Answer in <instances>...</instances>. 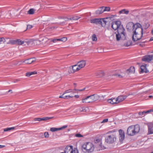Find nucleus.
I'll return each mask as SVG.
<instances>
[{
  "mask_svg": "<svg viewBox=\"0 0 153 153\" xmlns=\"http://www.w3.org/2000/svg\"><path fill=\"white\" fill-rule=\"evenodd\" d=\"M116 131L115 129L109 131L106 133L107 135L105 137V141L108 144L113 143L116 140V134L114 132Z\"/></svg>",
  "mask_w": 153,
  "mask_h": 153,
  "instance_id": "obj_1",
  "label": "nucleus"
},
{
  "mask_svg": "<svg viewBox=\"0 0 153 153\" xmlns=\"http://www.w3.org/2000/svg\"><path fill=\"white\" fill-rule=\"evenodd\" d=\"M125 30V29L123 27V25H120L117 30V33L116 35L117 41H119L121 39L123 40L126 39V34Z\"/></svg>",
  "mask_w": 153,
  "mask_h": 153,
  "instance_id": "obj_2",
  "label": "nucleus"
},
{
  "mask_svg": "<svg viewBox=\"0 0 153 153\" xmlns=\"http://www.w3.org/2000/svg\"><path fill=\"white\" fill-rule=\"evenodd\" d=\"M94 148V145L90 142H86L82 146L81 149L84 152L90 153L93 151Z\"/></svg>",
  "mask_w": 153,
  "mask_h": 153,
  "instance_id": "obj_3",
  "label": "nucleus"
},
{
  "mask_svg": "<svg viewBox=\"0 0 153 153\" xmlns=\"http://www.w3.org/2000/svg\"><path fill=\"white\" fill-rule=\"evenodd\" d=\"M140 130V127L138 125L131 126L128 128L126 134L129 136H133L138 133Z\"/></svg>",
  "mask_w": 153,
  "mask_h": 153,
  "instance_id": "obj_4",
  "label": "nucleus"
},
{
  "mask_svg": "<svg viewBox=\"0 0 153 153\" xmlns=\"http://www.w3.org/2000/svg\"><path fill=\"white\" fill-rule=\"evenodd\" d=\"M132 28L133 33L143 34V29L140 23H137L135 24H133Z\"/></svg>",
  "mask_w": 153,
  "mask_h": 153,
  "instance_id": "obj_5",
  "label": "nucleus"
},
{
  "mask_svg": "<svg viewBox=\"0 0 153 153\" xmlns=\"http://www.w3.org/2000/svg\"><path fill=\"white\" fill-rule=\"evenodd\" d=\"M88 97H89L88 99L89 103L92 102L97 101L100 98V97L98 95L96 94H94L88 96Z\"/></svg>",
  "mask_w": 153,
  "mask_h": 153,
  "instance_id": "obj_6",
  "label": "nucleus"
},
{
  "mask_svg": "<svg viewBox=\"0 0 153 153\" xmlns=\"http://www.w3.org/2000/svg\"><path fill=\"white\" fill-rule=\"evenodd\" d=\"M143 34L140 33H133L132 36L133 41L134 42H136L141 39L143 36Z\"/></svg>",
  "mask_w": 153,
  "mask_h": 153,
  "instance_id": "obj_7",
  "label": "nucleus"
},
{
  "mask_svg": "<svg viewBox=\"0 0 153 153\" xmlns=\"http://www.w3.org/2000/svg\"><path fill=\"white\" fill-rule=\"evenodd\" d=\"M121 25V22L120 21H115L112 23L111 27L114 30H116Z\"/></svg>",
  "mask_w": 153,
  "mask_h": 153,
  "instance_id": "obj_8",
  "label": "nucleus"
},
{
  "mask_svg": "<svg viewBox=\"0 0 153 153\" xmlns=\"http://www.w3.org/2000/svg\"><path fill=\"white\" fill-rule=\"evenodd\" d=\"M153 59V55H146L144 56L142 59L143 61L149 62Z\"/></svg>",
  "mask_w": 153,
  "mask_h": 153,
  "instance_id": "obj_9",
  "label": "nucleus"
},
{
  "mask_svg": "<svg viewBox=\"0 0 153 153\" xmlns=\"http://www.w3.org/2000/svg\"><path fill=\"white\" fill-rule=\"evenodd\" d=\"M78 65H74L72 66L71 68H70L69 72L70 73H73L80 70Z\"/></svg>",
  "mask_w": 153,
  "mask_h": 153,
  "instance_id": "obj_10",
  "label": "nucleus"
},
{
  "mask_svg": "<svg viewBox=\"0 0 153 153\" xmlns=\"http://www.w3.org/2000/svg\"><path fill=\"white\" fill-rule=\"evenodd\" d=\"M94 143H95L98 144H97L96 146H97L98 147H99V150H102L104 149L105 148V147L104 146L102 147L101 146V140L100 139H96V140H95L94 141Z\"/></svg>",
  "mask_w": 153,
  "mask_h": 153,
  "instance_id": "obj_11",
  "label": "nucleus"
},
{
  "mask_svg": "<svg viewBox=\"0 0 153 153\" xmlns=\"http://www.w3.org/2000/svg\"><path fill=\"white\" fill-rule=\"evenodd\" d=\"M70 90H69L66 91L64 92V93H63L62 95H61L59 97V98H61L68 99L69 98L73 97V96L65 95V94L70 92Z\"/></svg>",
  "mask_w": 153,
  "mask_h": 153,
  "instance_id": "obj_12",
  "label": "nucleus"
},
{
  "mask_svg": "<svg viewBox=\"0 0 153 153\" xmlns=\"http://www.w3.org/2000/svg\"><path fill=\"white\" fill-rule=\"evenodd\" d=\"M74 149H73V146H67L65 149L64 153H73Z\"/></svg>",
  "mask_w": 153,
  "mask_h": 153,
  "instance_id": "obj_13",
  "label": "nucleus"
},
{
  "mask_svg": "<svg viewBox=\"0 0 153 153\" xmlns=\"http://www.w3.org/2000/svg\"><path fill=\"white\" fill-rule=\"evenodd\" d=\"M101 21V19L95 18L91 19L90 22L91 23L100 25L102 23Z\"/></svg>",
  "mask_w": 153,
  "mask_h": 153,
  "instance_id": "obj_14",
  "label": "nucleus"
},
{
  "mask_svg": "<svg viewBox=\"0 0 153 153\" xmlns=\"http://www.w3.org/2000/svg\"><path fill=\"white\" fill-rule=\"evenodd\" d=\"M128 97V96L121 95L116 98L117 103H118L124 100Z\"/></svg>",
  "mask_w": 153,
  "mask_h": 153,
  "instance_id": "obj_15",
  "label": "nucleus"
},
{
  "mask_svg": "<svg viewBox=\"0 0 153 153\" xmlns=\"http://www.w3.org/2000/svg\"><path fill=\"white\" fill-rule=\"evenodd\" d=\"M119 132L120 135V141H122L125 138V133L124 131L122 129H120L119 131Z\"/></svg>",
  "mask_w": 153,
  "mask_h": 153,
  "instance_id": "obj_16",
  "label": "nucleus"
},
{
  "mask_svg": "<svg viewBox=\"0 0 153 153\" xmlns=\"http://www.w3.org/2000/svg\"><path fill=\"white\" fill-rule=\"evenodd\" d=\"M51 41L53 42H56L58 41H61L63 42H65L67 40V38L65 37H63L60 39H51Z\"/></svg>",
  "mask_w": 153,
  "mask_h": 153,
  "instance_id": "obj_17",
  "label": "nucleus"
},
{
  "mask_svg": "<svg viewBox=\"0 0 153 153\" xmlns=\"http://www.w3.org/2000/svg\"><path fill=\"white\" fill-rule=\"evenodd\" d=\"M86 62L85 60L81 61L77 63L80 69L84 67L86 65Z\"/></svg>",
  "mask_w": 153,
  "mask_h": 153,
  "instance_id": "obj_18",
  "label": "nucleus"
},
{
  "mask_svg": "<svg viewBox=\"0 0 153 153\" xmlns=\"http://www.w3.org/2000/svg\"><path fill=\"white\" fill-rule=\"evenodd\" d=\"M140 68L141 70L140 72V73H142L143 72L147 73L149 72V71L147 70V69L146 68V65H142L140 67Z\"/></svg>",
  "mask_w": 153,
  "mask_h": 153,
  "instance_id": "obj_19",
  "label": "nucleus"
},
{
  "mask_svg": "<svg viewBox=\"0 0 153 153\" xmlns=\"http://www.w3.org/2000/svg\"><path fill=\"white\" fill-rule=\"evenodd\" d=\"M108 102L111 104H115L118 103H117V99L115 98H111L108 99L107 100Z\"/></svg>",
  "mask_w": 153,
  "mask_h": 153,
  "instance_id": "obj_20",
  "label": "nucleus"
},
{
  "mask_svg": "<svg viewBox=\"0 0 153 153\" xmlns=\"http://www.w3.org/2000/svg\"><path fill=\"white\" fill-rule=\"evenodd\" d=\"M148 134H153V124L148 125Z\"/></svg>",
  "mask_w": 153,
  "mask_h": 153,
  "instance_id": "obj_21",
  "label": "nucleus"
},
{
  "mask_svg": "<svg viewBox=\"0 0 153 153\" xmlns=\"http://www.w3.org/2000/svg\"><path fill=\"white\" fill-rule=\"evenodd\" d=\"M103 9V7H101L99 9L97 10L95 13L96 15L97 16H98L103 13L104 12Z\"/></svg>",
  "mask_w": 153,
  "mask_h": 153,
  "instance_id": "obj_22",
  "label": "nucleus"
},
{
  "mask_svg": "<svg viewBox=\"0 0 153 153\" xmlns=\"http://www.w3.org/2000/svg\"><path fill=\"white\" fill-rule=\"evenodd\" d=\"M80 18V17H79L77 16H73L72 17H70V18H67V17H63L62 18V19H66L68 20H77L78 19H79Z\"/></svg>",
  "mask_w": 153,
  "mask_h": 153,
  "instance_id": "obj_23",
  "label": "nucleus"
},
{
  "mask_svg": "<svg viewBox=\"0 0 153 153\" xmlns=\"http://www.w3.org/2000/svg\"><path fill=\"white\" fill-rule=\"evenodd\" d=\"M16 45H22L24 44V42H26L27 44L30 43V42H29V41L24 42L23 41H22L20 39H16Z\"/></svg>",
  "mask_w": 153,
  "mask_h": 153,
  "instance_id": "obj_24",
  "label": "nucleus"
},
{
  "mask_svg": "<svg viewBox=\"0 0 153 153\" xmlns=\"http://www.w3.org/2000/svg\"><path fill=\"white\" fill-rule=\"evenodd\" d=\"M96 76L98 77H102L104 76V73L103 71H99L96 73Z\"/></svg>",
  "mask_w": 153,
  "mask_h": 153,
  "instance_id": "obj_25",
  "label": "nucleus"
},
{
  "mask_svg": "<svg viewBox=\"0 0 153 153\" xmlns=\"http://www.w3.org/2000/svg\"><path fill=\"white\" fill-rule=\"evenodd\" d=\"M34 61V58H30L25 60V61L23 62H25V63L27 64H30L33 62Z\"/></svg>",
  "mask_w": 153,
  "mask_h": 153,
  "instance_id": "obj_26",
  "label": "nucleus"
},
{
  "mask_svg": "<svg viewBox=\"0 0 153 153\" xmlns=\"http://www.w3.org/2000/svg\"><path fill=\"white\" fill-rule=\"evenodd\" d=\"M53 117H46L42 118H39V121H46L52 119Z\"/></svg>",
  "mask_w": 153,
  "mask_h": 153,
  "instance_id": "obj_27",
  "label": "nucleus"
},
{
  "mask_svg": "<svg viewBox=\"0 0 153 153\" xmlns=\"http://www.w3.org/2000/svg\"><path fill=\"white\" fill-rule=\"evenodd\" d=\"M37 74V72L36 71H34L33 72H27L26 73L25 76L27 77H29L31 75L33 74Z\"/></svg>",
  "mask_w": 153,
  "mask_h": 153,
  "instance_id": "obj_28",
  "label": "nucleus"
},
{
  "mask_svg": "<svg viewBox=\"0 0 153 153\" xmlns=\"http://www.w3.org/2000/svg\"><path fill=\"white\" fill-rule=\"evenodd\" d=\"M128 73H134L135 72V68L134 67L131 66L127 70Z\"/></svg>",
  "mask_w": 153,
  "mask_h": 153,
  "instance_id": "obj_29",
  "label": "nucleus"
},
{
  "mask_svg": "<svg viewBox=\"0 0 153 153\" xmlns=\"http://www.w3.org/2000/svg\"><path fill=\"white\" fill-rule=\"evenodd\" d=\"M108 18H106L104 19H101L102 23L100 25H101L102 26H103L102 25L103 24H104L105 25L107 23V21L106 20V19H108Z\"/></svg>",
  "mask_w": 153,
  "mask_h": 153,
  "instance_id": "obj_30",
  "label": "nucleus"
},
{
  "mask_svg": "<svg viewBox=\"0 0 153 153\" xmlns=\"http://www.w3.org/2000/svg\"><path fill=\"white\" fill-rule=\"evenodd\" d=\"M89 97L88 96L84 99L82 100V102L83 103H89L88 98Z\"/></svg>",
  "mask_w": 153,
  "mask_h": 153,
  "instance_id": "obj_31",
  "label": "nucleus"
},
{
  "mask_svg": "<svg viewBox=\"0 0 153 153\" xmlns=\"http://www.w3.org/2000/svg\"><path fill=\"white\" fill-rule=\"evenodd\" d=\"M8 44H10L12 45H16V41L15 40H10Z\"/></svg>",
  "mask_w": 153,
  "mask_h": 153,
  "instance_id": "obj_32",
  "label": "nucleus"
},
{
  "mask_svg": "<svg viewBox=\"0 0 153 153\" xmlns=\"http://www.w3.org/2000/svg\"><path fill=\"white\" fill-rule=\"evenodd\" d=\"M103 8V10L104 12L105 11H108L110 10V8L109 7H102Z\"/></svg>",
  "mask_w": 153,
  "mask_h": 153,
  "instance_id": "obj_33",
  "label": "nucleus"
},
{
  "mask_svg": "<svg viewBox=\"0 0 153 153\" xmlns=\"http://www.w3.org/2000/svg\"><path fill=\"white\" fill-rule=\"evenodd\" d=\"M59 130V128H50V131L52 132H54Z\"/></svg>",
  "mask_w": 153,
  "mask_h": 153,
  "instance_id": "obj_34",
  "label": "nucleus"
},
{
  "mask_svg": "<svg viewBox=\"0 0 153 153\" xmlns=\"http://www.w3.org/2000/svg\"><path fill=\"white\" fill-rule=\"evenodd\" d=\"M34 13V10L33 9H30L28 11V13L29 14H33Z\"/></svg>",
  "mask_w": 153,
  "mask_h": 153,
  "instance_id": "obj_35",
  "label": "nucleus"
},
{
  "mask_svg": "<svg viewBox=\"0 0 153 153\" xmlns=\"http://www.w3.org/2000/svg\"><path fill=\"white\" fill-rule=\"evenodd\" d=\"M92 40L93 41H96L97 40V38L96 35L95 34H94L92 36Z\"/></svg>",
  "mask_w": 153,
  "mask_h": 153,
  "instance_id": "obj_36",
  "label": "nucleus"
},
{
  "mask_svg": "<svg viewBox=\"0 0 153 153\" xmlns=\"http://www.w3.org/2000/svg\"><path fill=\"white\" fill-rule=\"evenodd\" d=\"M131 42L130 41L127 42L126 43L124 44V45L125 46H129L131 45Z\"/></svg>",
  "mask_w": 153,
  "mask_h": 153,
  "instance_id": "obj_37",
  "label": "nucleus"
},
{
  "mask_svg": "<svg viewBox=\"0 0 153 153\" xmlns=\"http://www.w3.org/2000/svg\"><path fill=\"white\" fill-rule=\"evenodd\" d=\"M40 2L39 4H40V9H42L44 8V5L45 4V2H42V3H41V2L40 1H39V3Z\"/></svg>",
  "mask_w": 153,
  "mask_h": 153,
  "instance_id": "obj_38",
  "label": "nucleus"
},
{
  "mask_svg": "<svg viewBox=\"0 0 153 153\" xmlns=\"http://www.w3.org/2000/svg\"><path fill=\"white\" fill-rule=\"evenodd\" d=\"M44 135L45 138H48L49 137V134L47 132H45L44 134Z\"/></svg>",
  "mask_w": 153,
  "mask_h": 153,
  "instance_id": "obj_39",
  "label": "nucleus"
},
{
  "mask_svg": "<svg viewBox=\"0 0 153 153\" xmlns=\"http://www.w3.org/2000/svg\"><path fill=\"white\" fill-rule=\"evenodd\" d=\"M146 114L145 111H144L143 112H140L138 113V114L139 115L143 116V115H145Z\"/></svg>",
  "mask_w": 153,
  "mask_h": 153,
  "instance_id": "obj_40",
  "label": "nucleus"
},
{
  "mask_svg": "<svg viewBox=\"0 0 153 153\" xmlns=\"http://www.w3.org/2000/svg\"><path fill=\"white\" fill-rule=\"evenodd\" d=\"M75 136L76 137H83V136L82 135V134H76L75 135Z\"/></svg>",
  "mask_w": 153,
  "mask_h": 153,
  "instance_id": "obj_41",
  "label": "nucleus"
},
{
  "mask_svg": "<svg viewBox=\"0 0 153 153\" xmlns=\"http://www.w3.org/2000/svg\"><path fill=\"white\" fill-rule=\"evenodd\" d=\"M5 42V40L4 38L2 37L0 38V43L1 42H2L3 43H4Z\"/></svg>",
  "mask_w": 153,
  "mask_h": 153,
  "instance_id": "obj_42",
  "label": "nucleus"
},
{
  "mask_svg": "<svg viewBox=\"0 0 153 153\" xmlns=\"http://www.w3.org/2000/svg\"><path fill=\"white\" fill-rule=\"evenodd\" d=\"M73 153H78V151L77 148H74V151Z\"/></svg>",
  "mask_w": 153,
  "mask_h": 153,
  "instance_id": "obj_43",
  "label": "nucleus"
},
{
  "mask_svg": "<svg viewBox=\"0 0 153 153\" xmlns=\"http://www.w3.org/2000/svg\"><path fill=\"white\" fill-rule=\"evenodd\" d=\"M79 110L81 112H82V111L85 112V111H86V110L85 107H82V108H80V109Z\"/></svg>",
  "mask_w": 153,
  "mask_h": 153,
  "instance_id": "obj_44",
  "label": "nucleus"
},
{
  "mask_svg": "<svg viewBox=\"0 0 153 153\" xmlns=\"http://www.w3.org/2000/svg\"><path fill=\"white\" fill-rule=\"evenodd\" d=\"M33 26L31 25H28L27 26V29H30L32 28Z\"/></svg>",
  "mask_w": 153,
  "mask_h": 153,
  "instance_id": "obj_45",
  "label": "nucleus"
},
{
  "mask_svg": "<svg viewBox=\"0 0 153 153\" xmlns=\"http://www.w3.org/2000/svg\"><path fill=\"white\" fill-rule=\"evenodd\" d=\"M67 126H66V125L63 126L62 127L60 128H59V130H62V129L65 128H67Z\"/></svg>",
  "mask_w": 153,
  "mask_h": 153,
  "instance_id": "obj_46",
  "label": "nucleus"
},
{
  "mask_svg": "<svg viewBox=\"0 0 153 153\" xmlns=\"http://www.w3.org/2000/svg\"><path fill=\"white\" fill-rule=\"evenodd\" d=\"M11 130V129H10V128H6L4 129V131H9Z\"/></svg>",
  "mask_w": 153,
  "mask_h": 153,
  "instance_id": "obj_47",
  "label": "nucleus"
},
{
  "mask_svg": "<svg viewBox=\"0 0 153 153\" xmlns=\"http://www.w3.org/2000/svg\"><path fill=\"white\" fill-rule=\"evenodd\" d=\"M108 120L107 119L103 120L102 122V123L107 122L108 121Z\"/></svg>",
  "mask_w": 153,
  "mask_h": 153,
  "instance_id": "obj_48",
  "label": "nucleus"
},
{
  "mask_svg": "<svg viewBox=\"0 0 153 153\" xmlns=\"http://www.w3.org/2000/svg\"><path fill=\"white\" fill-rule=\"evenodd\" d=\"M124 13L126 14H128L129 13V11L128 10H126L125 9V11H123Z\"/></svg>",
  "mask_w": 153,
  "mask_h": 153,
  "instance_id": "obj_49",
  "label": "nucleus"
},
{
  "mask_svg": "<svg viewBox=\"0 0 153 153\" xmlns=\"http://www.w3.org/2000/svg\"><path fill=\"white\" fill-rule=\"evenodd\" d=\"M146 27L145 29H146V28H148L150 26V25L148 23H147V24H146Z\"/></svg>",
  "mask_w": 153,
  "mask_h": 153,
  "instance_id": "obj_50",
  "label": "nucleus"
},
{
  "mask_svg": "<svg viewBox=\"0 0 153 153\" xmlns=\"http://www.w3.org/2000/svg\"><path fill=\"white\" fill-rule=\"evenodd\" d=\"M124 11H125V9H123V10H122L120 11L119 12V13L120 14H121L122 13H124V12H123Z\"/></svg>",
  "mask_w": 153,
  "mask_h": 153,
  "instance_id": "obj_51",
  "label": "nucleus"
},
{
  "mask_svg": "<svg viewBox=\"0 0 153 153\" xmlns=\"http://www.w3.org/2000/svg\"><path fill=\"white\" fill-rule=\"evenodd\" d=\"M20 81V79H16L14 80V82L15 83V82H17Z\"/></svg>",
  "mask_w": 153,
  "mask_h": 153,
  "instance_id": "obj_52",
  "label": "nucleus"
},
{
  "mask_svg": "<svg viewBox=\"0 0 153 153\" xmlns=\"http://www.w3.org/2000/svg\"><path fill=\"white\" fill-rule=\"evenodd\" d=\"M116 75L120 78H122V77L121 75L118 74H116Z\"/></svg>",
  "mask_w": 153,
  "mask_h": 153,
  "instance_id": "obj_53",
  "label": "nucleus"
},
{
  "mask_svg": "<svg viewBox=\"0 0 153 153\" xmlns=\"http://www.w3.org/2000/svg\"><path fill=\"white\" fill-rule=\"evenodd\" d=\"M85 89V88H84V89H80V90L77 89V90L79 91H82L84 90ZM74 90H76V89H75Z\"/></svg>",
  "mask_w": 153,
  "mask_h": 153,
  "instance_id": "obj_54",
  "label": "nucleus"
},
{
  "mask_svg": "<svg viewBox=\"0 0 153 153\" xmlns=\"http://www.w3.org/2000/svg\"><path fill=\"white\" fill-rule=\"evenodd\" d=\"M74 97L76 98H78L79 97V96L78 95H75L74 96Z\"/></svg>",
  "mask_w": 153,
  "mask_h": 153,
  "instance_id": "obj_55",
  "label": "nucleus"
},
{
  "mask_svg": "<svg viewBox=\"0 0 153 153\" xmlns=\"http://www.w3.org/2000/svg\"><path fill=\"white\" fill-rule=\"evenodd\" d=\"M150 110H148L147 111H145V112H146V113H149V112H150Z\"/></svg>",
  "mask_w": 153,
  "mask_h": 153,
  "instance_id": "obj_56",
  "label": "nucleus"
},
{
  "mask_svg": "<svg viewBox=\"0 0 153 153\" xmlns=\"http://www.w3.org/2000/svg\"><path fill=\"white\" fill-rule=\"evenodd\" d=\"M5 146L0 145V148H2Z\"/></svg>",
  "mask_w": 153,
  "mask_h": 153,
  "instance_id": "obj_57",
  "label": "nucleus"
},
{
  "mask_svg": "<svg viewBox=\"0 0 153 153\" xmlns=\"http://www.w3.org/2000/svg\"><path fill=\"white\" fill-rule=\"evenodd\" d=\"M153 41V37H151L149 40V41Z\"/></svg>",
  "mask_w": 153,
  "mask_h": 153,
  "instance_id": "obj_58",
  "label": "nucleus"
},
{
  "mask_svg": "<svg viewBox=\"0 0 153 153\" xmlns=\"http://www.w3.org/2000/svg\"><path fill=\"white\" fill-rule=\"evenodd\" d=\"M34 121H38V118H36L34 119Z\"/></svg>",
  "mask_w": 153,
  "mask_h": 153,
  "instance_id": "obj_59",
  "label": "nucleus"
},
{
  "mask_svg": "<svg viewBox=\"0 0 153 153\" xmlns=\"http://www.w3.org/2000/svg\"><path fill=\"white\" fill-rule=\"evenodd\" d=\"M14 128H15L14 127H12L10 128V129H11V130L14 129Z\"/></svg>",
  "mask_w": 153,
  "mask_h": 153,
  "instance_id": "obj_60",
  "label": "nucleus"
},
{
  "mask_svg": "<svg viewBox=\"0 0 153 153\" xmlns=\"http://www.w3.org/2000/svg\"><path fill=\"white\" fill-rule=\"evenodd\" d=\"M65 23V22H61V23H59V24L60 25H62L63 23Z\"/></svg>",
  "mask_w": 153,
  "mask_h": 153,
  "instance_id": "obj_61",
  "label": "nucleus"
},
{
  "mask_svg": "<svg viewBox=\"0 0 153 153\" xmlns=\"http://www.w3.org/2000/svg\"><path fill=\"white\" fill-rule=\"evenodd\" d=\"M150 112H153V109H151L149 110Z\"/></svg>",
  "mask_w": 153,
  "mask_h": 153,
  "instance_id": "obj_62",
  "label": "nucleus"
},
{
  "mask_svg": "<svg viewBox=\"0 0 153 153\" xmlns=\"http://www.w3.org/2000/svg\"><path fill=\"white\" fill-rule=\"evenodd\" d=\"M149 98H152V97H153V96H149Z\"/></svg>",
  "mask_w": 153,
  "mask_h": 153,
  "instance_id": "obj_63",
  "label": "nucleus"
},
{
  "mask_svg": "<svg viewBox=\"0 0 153 153\" xmlns=\"http://www.w3.org/2000/svg\"><path fill=\"white\" fill-rule=\"evenodd\" d=\"M152 33L153 35V28L152 31Z\"/></svg>",
  "mask_w": 153,
  "mask_h": 153,
  "instance_id": "obj_64",
  "label": "nucleus"
}]
</instances>
